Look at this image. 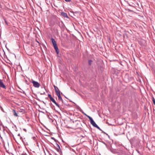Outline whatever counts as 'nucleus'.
Segmentation results:
<instances>
[{"label": "nucleus", "instance_id": "obj_1", "mask_svg": "<svg viewBox=\"0 0 155 155\" xmlns=\"http://www.w3.org/2000/svg\"><path fill=\"white\" fill-rule=\"evenodd\" d=\"M84 114L89 119L91 124L94 127H96L98 129L101 130L100 127L97 125L95 122L93 120L92 118L88 115H87L86 114L84 113Z\"/></svg>", "mask_w": 155, "mask_h": 155}, {"label": "nucleus", "instance_id": "obj_2", "mask_svg": "<svg viewBox=\"0 0 155 155\" xmlns=\"http://www.w3.org/2000/svg\"><path fill=\"white\" fill-rule=\"evenodd\" d=\"M51 41L52 43L53 46L55 50L56 51L57 53L58 54L59 53V51L58 48L57 47V45L56 44V42L55 41L54 39L53 38H51Z\"/></svg>", "mask_w": 155, "mask_h": 155}, {"label": "nucleus", "instance_id": "obj_3", "mask_svg": "<svg viewBox=\"0 0 155 155\" xmlns=\"http://www.w3.org/2000/svg\"><path fill=\"white\" fill-rule=\"evenodd\" d=\"M48 97L50 99V100L54 103L56 105V106H57L58 107H59V105L58 104H57V103L56 102V101H55L54 99L52 97L51 95H50V94H48Z\"/></svg>", "mask_w": 155, "mask_h": 155}, {"label": "nucleus", "instance_id": "obj_4", "mask_svg": "<svg viewBox=\"0 0 155 155\" xmlns=\"http://www.w3.org/2000/svg\"><path fill=\"white\" fill-rule=\"evenodd\" d=\"M32 83L33 84V86L35 87L38 88L40 86L38 82L35 81H32Z\"/></svg>", "mask_w": 155, "mask_h": 155}, {"label": "nucleus", "instance_id": "obj_5", "mask_svg": "<svg viewBox=\"0 0 155 155\" xmlns=\"http://www.w3.org/2000/svg\"><path fill=\"white\" fill-rule=\"evenodd\" d=\"M54 90L56 93V94H57L58 93H60V91L59 90L58 88L55 85L54 86Z\"/></svg>", "mask_w": 155, "mask_h": 155}, {"label": "nucleus", "instance_id": "obj_6", "mask_svg": "<svg viewBox=\"0 0 155 155\" xmlns=\"http://www.w3.org/2000/svg\"><path fill=\"white\" fill-rule=\"evenodd\" d=\"M0 87L4 88H5V86L3 84L2 81H0Z\"/></svg>", "mask_w": 155, "mask_h": 155}, {"label": "nucleus", "instance_id": "obj_7", "mask_svg": "<svg viewBox=\"0 0 155 155\" xmlns=\"http://www.w3.org/2000/svg\"><path fill=\"white\" fill-rule=\"evenodd\" d=\"M61 15L64 17H65L66 18H68V16L67 14L65 12H62L61 13Z\"/></svg>", "mask_w": 155, "mask_h": 155}, {"label": "nucleus", "instance_id": "obj_8", "mask_svg": "<svg viewBox=\"0 0 155 155\" xmlns=\"http://www.w3.org/2000/svg\"><path fill=\"white\" fill-rule=\"evenodd\" d=\"M56 95L58 96L59 100H62V98L60 95V93H58L57 94H56Z\"/></svg>", "mask_w": 155, "mask_h": 155}, {"label": "nucleus", "instance_id": "obj_9", "mask_svg": "<svg viewBox=\"0 0 155 155\" xmlns=\"http://www.w3.org/2000/svg\"><path fill=\"white\" fill-rule=\"evenodd\" d=\"M13 111L14 112V116H15L17 117L18 116V115H17V113H16L15 111L14 110H13Z\"/></svg>", "mask_w": 155, "mask_h": 155}, {"label": "nucleus", "instance_id": "obj_10", "mask_svg": "<svg viewBox=\"0 0 155 155\" xmlns=\"http://www.w3.org/2000/svg\"><path fill=\"white\" fill-rule=\"evenodd\" d=\"M92 61L91 60H89L88 61V64L89 65H91L92 64Z\"/></svg>", "mask_w": 155, "mask_h": 155}, {"label": "nucleus", "instance_id": "obj_11", "mask_svg": "<svg viewBox=\"0 0 155 155\" xmlns=\"http://www.w3.org/2000/svg\"><path fill=\"white\" fill-rule=\"evenodd\" d=\"M152 101L153 102V103L155 104V99H154V98L153 97H152Z\"/></svg>", "mask_w": 155, "mask_h": 155}, {"label": "nucleus", "instance_id": "obj_12", "mask_svg": "<svg viewBox=\"0 0 155 155\" xmlns=\"http://www.w3.org/2000/svg\"><path fill=\"white\" fill-rule=\"evenodd\" d=\"M65 1L67 2H70L71 1V0H64Z\"/></svg>", "mask_w": 155, "mask_h": 155}, {"label": "nucleus", "instance_id": "obj_13", "mask_svg": "<svg viewBox=\"0 0 155 155\" xmlns=\"http://www.w3.org/2000/svg\"><path fill=\"white\" fill-rule=\"evenodd\" d=\"M5 22L6 23V24L7 25L8 24H7V21H6V20H5Z\"/></svg>", "mask_w": 155, "mask_h": 155}]
</instances>
